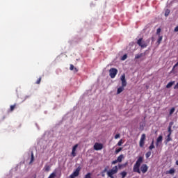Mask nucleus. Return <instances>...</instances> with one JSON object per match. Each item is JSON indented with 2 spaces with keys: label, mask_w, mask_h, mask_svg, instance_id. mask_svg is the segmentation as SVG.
Masks as SVG:
<instances>
[{
  "label": "nucleus",
  "mask_w": 178,
  "mask_h": 178,
  "mask_svg": "<svg viewBox=\"0 0 178 178\" xmlns=\"http://www.w3.org/2000/svg\"><path fill=\"white\" fill-rule=\"evenodd\" d=\"M172 134H168L166 138H165V140L164 141L165 145H168V143H170V141H172V137H171Z\"/></svg>",
  "instance_id": "nucleus-10"
},
{
  "label": "nucleus",
  "mask_w": 178,
  "mask_h": 178,
  "mask_svg": "<svg viewBox=\"0 0 178 178\" xmlns=\"http://www.w3.org/2000/svg\"><path fill=\"white\" fill-rule=\"evenodd\" d=\"M151 156V152H147L145 154L146 158H149Z\"/></svg>",
  "instance_id": "nucleus-31"
},
{
  "label": "nucleus",
  "mask_w": 178,
  "mask_h": 178,
  "mask_svg": "<svg viewBox=\"0 0 178 178\" xmlns=\"http://www.w3.org/2000/svg\"><path fill=\"white\" fill-rule=\"evenodd\" d=\"M73 70H74V73H77V72H79V69H77L76 67H74Z\"/></svg>",
  "instance_id": "nucleus-42"
},
{
  "label": "nucleus",
  "mask_w": 178,
  "mask_h": 178,
  "mask_svg": "<svg viewBox=\"0 0 178 178\" xmlns=\"http://www.w3.org/2000/svg\"><path fill=\"white\" fill-rule=\"evenodd\" d=\"M175 172H176V170H175V168H171L170 170L166 171V175H174Z\"/></svg>",
  "instance_id": "nucleus-12"
},
{
  "label": "nucleus",
  "mask_w": 178,
  "mask_h": 178,
  "mask_svg": "<svg viewBox=\"0 0 178 178\" xmlns=\"http://www.w3.org/2000/svg\"><path fill=\"white\" fill-rule=\"evenodd\" d=\"M140 171L143 174L147 173L148 172V165L147 164H143L140 167Z\"/></svg>",
  "instance_id": "nucleus-8"
},
{
  "label": "nucleus",
  "mask_w": 178,
  "mask_h": 178,
  "mask_svg": "<svg viewBox=\"0 0 178 178\" xmlns=\"http://www.w3.org/2000/svg\"><path fill=\"white\" fill-rule=\"evenodd\" d=\"M172 128L170 127H168V134H172Z\"/></svg>",
  "instance_id": "nucleus-36"
},
{
  "label": "nucleus",
  "mask_w": 178,
  "mask_h": 178,
  "mask_svg": "<svg viewBox=\"0 0 178 178\" xmlns=\"http://www.w3.org/2000/svg\"><path fill=\"white\" fill-rule=\"evenodd\" d=\"M33 162H34V153L33 152H31V161H30L29 163H33Z\"/></svg>",
  "instance_id": "nucleus-17"
},
{
  "label": "nucleus",
  "mask_w": 178,
  "mask_h": 178,
  "mask_svg": "<svg viewBox=\"0 0 178 178\" xmlns=\"http://www.w3.org/2000/svg\"><path fill=\"white\" fill-rule=\"evenodd\" d=\"M152 41H154V37L152 38Z\"/></svg>",
  "instance_id": "nucleus-47"
},
{
  "label": "nucleus",
  "mask_w": 178,
  "mask_h": 178,
  "mask_svg": "<svg viewBox=\"0 0 178 178\" xmlns=\"http://www.w3.org/2000/svg\"><path fill=\"white\" fill-rule=\"evenodd\" d=\"M106 171H107V170H106V168H105V169L103 170V173H105Z\"/></svg>",
  "instance_id": "nucleus-44"
},
{
  "label": "nucleus",
  "mask_w": 178,
  "mask_h": 178,
  "mask_svg": "<svg viewBox=\"0 0 178 178\" xmlns=\"http://www.w3.org/2000/svg\"><path fill=\"white\" fill-rule=\"evenodd\" d=\"M144 158L143 156L138 157L136 163L134 165L133 172L134 173H138V175H141V170H140V166H141V163L143 162Z\"/></svg>",
  "instance_id": "nucleus-1"
},
{
  "label": "nucleus",
  "mask_w": 178,
  "mask_h": 178,
  "mask_svg": "<svg viewBox=\"0 0 178 178\" xmlns=\"http://www.w3.org/2000/svg\"><path fill=\"white\" fill-rule=\"evenodd\" d=\"M123 91H124V87L120 86L117 90V94H120L121 92H123Z\"/></svg>",
  "instance_id": "nucleus-13"
},
{
  "label": "nucleus",
  "mask_w": 178,
  "mask_h": 178,
  "mask_svg": "<svg viewBox=\"0 0 178 178\" xmlns=\"http://www.w3.org/2000/svg\"><path fill=\"white\" fill-rule=\"evenodd\" d=\"M163 37V36H159L158 40H157V44L158 45H159V44H161V42H162Z\"/></svg>",
  "instance_id": "nucleus-21"
},
{
  "label": "nucleus",
  "mask_w": 178,
  "mask_h": 178,
  "mask_svg": "<svg viewBox=\"0 0 178 178\" xmlns=\"http://www.w3.org/2000/svg\"><path fill=\"white\" fill-rule=\"evenodd\" d=\"M163 140V136H162V135H160L156 139V146L158 147V145H159V143H161Z\"/></svg>",
  "instance_id": "nucleus-11"
},
{
  "label": "nucleus",
  "mask_w": 178,
  "mask_h": 178,
  "mask_svg": "<svg viewBox=\"0 0 178 178\" xmlns=\"http://www.w3.org/2000/svg\"><path fill=\"white\" fill-rule=\"evenodd\" d=\"M91 176H92L91 172H88V173L84 176L83 178H92V177H91Z\"/></svg>",
  "instance_id": "nucleus-23"
},
{
  "label": "nucleus",
  "mask_w": 178,
  "mask_h": 178,
  "mask_svg": "<svg viewBox=\"0 0 178 178\" xmlns=\"http://www.w3.org/2000/svg\"><path fill=\"white\" fill-rule=\"evenodd\" d=\"M148 41V42H149V40H147Z\"/></svg>",
  "instance_id": "nucleus-48"
},
{
  "label": "nucleus",
  "mask_w": 178,
  "mask_h": 178,
  "mask_svg": "<svg viewBox=\"0 0 178 178\" xmlns=\"http://www.w3.org/2000/svg\"><path fill=\"white\" fill-rule=\"evenodd\" d=\"M169 13H170V10H166L165 13V16H169Z\"/></svg>",
  "instance_id": "nucleus-32"
},
{
  "label": "nucleus",
  "mask_w": 178,
  "mask_h": 178,
  "mask_svg": "<svg viewBox=\"0 0 178 178\" xmlns=\"http://www.w3.org/2000/svg\"><path fill=\"white\" fill-rule=\"evenodd\" d=\"M172 126H173V122H170L168 127L172 128Z\"/></svg>",
  "instance_id": "nucleus-43"
},
{
  "label": "nucleus",
  "mask_w": 178,
  "mask_h": 178,
  "mask_svg": "<svg viewBox=\"0 0 178 178\" xmlns=\"http://www.w3.org/2000/svg\"><path fill=\"white\" fill-rule=\"evenodd\" d=\"M173 84H175V81L169 82L167 85H166V88H170V87H172V86H173Z\"/></svg>",
  "instance_id": "nucleus-18"
},
{
  "label": "nucleus",
  "mask_w": 178,
  "mask_h": 178,
  "mask_svg": "<svg viewBox=\"0 0 178 178\" xmlns=\"http://www.w3.org/2000/svg\"><path fill=\"white\" fill-rule=\"evenodd\" d=\"M175 111H176V108H175V107H172L170 111V115H173V113H175Z\"/></svg>",
  "instance_id": "nucleus-26"
},
{
  "label": "nucleus",
  "mask_w": 178,
  "mask_h": 178,
  "mask_svg": "<svg viewBox=\"0 0 178 178\" xmlns=\"http://www.w3.org/2000/svg\"><path fill=\"white\" fill-rule=\"evenodd\" d=\"M123 159H124V156L123 154H120V155L117 158L118 162H122V161H123Z\"/></svg>",
  "instance_id": "nucleus-14"
},
{
  "label": "nucleus",
  "mask_w": 178,
  "mask_h": 178,
  "mask_svg": "<svg viewBox=\"0 0 178 178\" xmlns=\"http://www.w3.org/2000/svg\"><path fill=\"white\" fill-rule=\"evenodd\" d=\"M120 80H121V81H126V75L124 74H123L121 76Z\"/></svg>",
  "instance_id": "nucleus-24"
},
{
  "label": "nucleus",
  "mask_w": 178,
  "mask_h": 178,
  "mask_svg": "<svg viewBox=\"0 0 178 178\" xmlns=\"http://www.w3.org/2000/svg\"><path fill=\"white\" fill-rule=\"evenodd\" d=\"M102 177H105V174H102Z\"/></svg>",
  "instance_id": "nucleus-46"
},
{
  "label": "nucleus",
  "mask_w": 178,
  "mask_h": 178,
  "mask_svg": "<svg viewBox=\"0 0 178 178\" xmlns=\"http://www.w3.org/2000/svg\"><path fill=\"white\" fill-rule=\"evenodd\" d=\"M126 59H127V54H124V55L122 57V60H126Z\"/></svg>",
  "instance_id": "nucleus-33"
},
{
  "label": "nucleus",
  "mask_w": 178,
  "mask_h": 178,
  "mask_svg": "<svg viewBox=\"0 0 178 178\" xmlns=\"http://www.w3.org/2000/svg\"><path fill=\"white\" fill-rule=\"evenodd\" d=\"M116 74H118V69L111 68L109 70V76L111 79H115V77H116Z\"/></svg>",
  "instance_id": "nucleus-5"
},
{
  "label": "nucleus",
  "mask_w": 178,
  "mask_h": 178,
  "mask_svg": "<svg viewBox=\"0 0 178 178\" xmlns=\"http://www.w3.org/2000/svg\"><path fill=\"white\" fill-rule=\"evenodd\" d=\"M137 44L139 47H140L143 49L147 48V47H148V44H147V42L143 40V38L138 39L137 41Z\"/></svg>",
  "instance_id": "nucleus-4"
},
{
  "label": "nucleus",
  "mask_w": 178,
  "mask_h": 178,
  "mask_svg": "<svg viewBox=\"0 0 178 178\" xmlns=\"http://www.w3.org/2000/svg\"><path fill=\"white\" fill-rule=\"evenodd\" d=\"M128 163H129L128 162H126L124 164H119L118 165L119 169H122V168H126L127 166Z\"/></svg>",
  "instance_id": "nucleus-15"
},
{
  "label": "nucleus",
  "mask_w": 178,
  "mask_h": 178,
  "mask_svg": "<svg viewBox=\"0 0 178 178\" xmlns=\"http://www.w3.org/2000/svg\"><path fill=\"white\" fill-rule=\"evenodd\" d=\"M121 176H122V178L126 177V176H127V172H126L124 171L122 172H121Z\"/></svg>",
  "instance_id": "nucleus-27"
},
{
  "label": "nucleus",
  "mask_w": 178,
  "mask_h": 178,
  "mask_svg": "<svg viewBox=\"0 0 178 178\" xmlns=\"http://www.w3.org/2000/svg\"><path fill=\"white\" fill-rule=\"evenodd\" d=\"M80 170H81V168L80 167H78L75 171L70 176V178H74L77 177L79 175H80Z\"/></svg>",
  "instance_id": "nucleus-6"
},
{
  "label": "nucleus",
  "mask_w": 178,
  "mask_h": 178,
  "mask_svg": "<svg viewBox=\"0 0 178 178\" xmlns=\"http://www.w3.org/2000/svg\"><path fill=\"white\" fill-rule=\"evenodd\" d=\"M41 80H42V78L40 77V78L37 80L36 84H40V83H41Z\"/></svg>",
  "instance_id": "nucleus-35"
},
{
  "label": "nucleus",
  "mask_w": 178,
  "mask_h": 178,
  "mask_svg": "<svg viewBox=\"0 0 178 178\" xmlns=\"http://www.w3.org/2000/svg\"><path fill=\"white\" fill-rule=\"evenodd\" d=\"M122 144H123V140L122 139L120 140V141L118 143V147H120L122 145Z\"/></svg>",
  "instance_id": "nucleus-30"
},
{
  "label": "nucleus",
  "mask_w": 178,
  "mask_h": 178,
  "mask_svg": "<svg viewBox=\"0 0 178 178\" xmlns=\"http://www.w3.org/2000/svg\"><path fill=\"white\" fill-rule=\"evenodd\" d=\"M120 138V134H118L115 136V140H118V138Z\"/></svg>",
  "instance_id": "nucleus-37"
},
{
  "label": "nucleus",
  "mask_w": 178,
  "mask_h": 178,
  "mask_svg": "<svg viewBox=\"0 0 178 178\" xmlns=\"http://www.w3.org/2000/svg\"><path fill=\"white\" fill-rule=\"evenodd\" d=\"M143 56H144V54L143 53H141V54H136L135 56V59H140V58H143Z\"/></svg>",
  "instance_id": "nucleus-16"
},
{
  "label": "nucleus",
  "mask_w": 178,
  "mask_h": 178,
  "mask_svg": "<svg viewBox=\"0 0 178 178\" xmlns=\"http://www.w3.org/2000/svg\"><path fill=\"white\" fill-rule=\"evenodd\" d=\"M44 170L45 172H49V170H51V167H49V165H45Z\"/></svg>",
  "instance_id": "nucleus-20"
},
{
  "label": "nucleus",
  "mask_w": 178,
  "mask_h": 178,
  "mask_svg": "<svg viewBox=\"0 0 178 178\" xmlns=\"http://www.w3.org/2000/svg\"><path fill=\"white\" fill-rule=\"evenodd\" d=\"M56 177V172L51 173L48 178H55Z\"/></svg>",
  "instance_id": "nucleus-22"
},
{
  "label": "nucleus",
  "mask_w": 178,
  "mask_h": 178,
  "mask_svg": "<svg viewBox=\"0 0 178 178\" xmlns=\"http://www.w3.org/2000/svg\"><path fill=\"white\" fill-rule=\"evenodd\" d=\"M174 90H178V82L177 84L174 86Z\"/></svg>",
  "instance_id": "nucleus-39"
},
{
  "label": "nucleus",
  "mask_w": 178,
  "mask_h": 178,
  "mask_svg": "<svg viewBox=\"0 0 178 178\" xmlns=\"http://www.w3.org/2000/svg\"><path fill=\"white\" fill-rule=\"evenodd\" d=\"M15 108H16V104L10 106V112H13V111H15Z\"/></svg>",
  "instance_id": "nucleus-19"
},
{
  "label": "nucleus",
  "mask_w": 178,
  "mask_h": 178,
  "mask_svg": "<svg viewBox=\"0 0 178 178\" xmlns=\"http://www.w3.org/2000/svg\"><path fill=\"white\" fill-rule=\"evenodd\" d=\"M79 147L78 144H76L75 145L73 146L72 147V156H76V150L77 149V147Z\"/></svg>",
  "instance_id": "nucleus-9"
},
{
  "label": "nucleus",
  "mask_w": 178,
  "mask_h": 178,
  "mask_svg": "<svg viewBox=\"0 0 178 178\" xmlns=\"http://www.w3.org/2000/svg\"><path fill=\"white\" fill-rule=\"evenodd\" d=\"M155 148V146L154 145V140H152L150 146L149 147V149H154Z\"/></svg>",
  "instance_id": "nucleus-25"
},
{
  "label": "nucleus",
  "mask_w": 178,
  "mask_h": 178,
  "mask_svg": "<svg viewBox=\"0 0 178 178\" xmlns=\"http://www.w3.org/2000/svg\"><path fill=\"white\" fill-rule=\"evenodd\" d=\"M118 161L117 160H115L113 161H112V165H116V163H118Z\"/></svg>",
  "instance_id": "nucleus-40"
},
{
  "label": "nucleus",
  "mask_w": 178,
  "mask_h": 178,
  "mask_svg": "<svg viewBox=\"0 0 178 178\" xmlns=\"http://www.w3.org/2000/svg\"><path fill=\"white\" fill-rule=\"evenodd\" d=\"M176 163V165H178V160L176 161V163Z\"/></svg>",
  "instance_id": "nucleus-45"
},
{
  "label": "nucleus",
  "mask_w": 178,
  "mask_h": 178,
  "mask_svg": "<svg viewBox=\"0 0 178 178\" xmlns=\"http://www.w3.org/2000/svg\"><path fill=\"white\" fill-rule=\"evenodd\" d=\"M122 149H123V148L122 147H120V148H118V149H115V154H119V152H120V151H122Z\"/></svg>",
  "instance_id": "nucleus-29"
},
{
  "label": "nucleus",
  "mask_w": 178,
  "mask_h": 178,
  "mask_svg": "<svg viewBox=\"0 0 178 178\" xmlns=\"http://www.w3.org/2000/svg\"><path fill=\"white\" fill-rule=\"evenodd\" d=\"M70 70H74V65H73V64L70 65Z\"/></svg>",
  "instance_id": "nucleus-34"
},
{
  "label": "nucleus",
  "mask_w": 178,
  "mask_h": 178,
  "mask_svg": "<svg viewBox=\"0 0 178 178\" xmlns=\"http://www.w3.org/2000/svg\"><path fill=\"white\" fill-rule=\"evenodd\" d=\"M147 138V136L145 135V134H143L141 135L140 141H139V147H140V148H143L145 144V140Z\"/></svg>",
  "instance_id": "nucleus-3"
},
{
  "label": "nucleus",
  "mask_w": 178,
  "mask_h": 178,
  "mask_svg": "<svg viewBox=\"0 0 178 178\" xmlns=\"http://www.w3.org/2000/svg\"><path fill=\"white\" fill-rule=\"evenodd\" d=\"M127 86V82L125 81H122V87H126Z\"/></svg>",
  "instance_id": "nucleus-28"
},
{
  "label": "nucleus",
  "mask_w": 178,
  "mask_h": 178,
  "mask_svg": "<svg viewBox=\"0 0 178 178\" xmlns=\"http://www.w3.org/2000/svg\"><path fill=\"white\" fill-rule=\"evenodd\" d=\"M93 148L95 151H101V149L104 148V145H102V143H95Z\"/></svg>",
  "instance_id": "nucleus-7"
},
{
  "label": "nucleus",
  "mask_w": 178,
  "mask_h": 178,
  "mask_svg": "<svg viewBox=\"0 0 178 178\" xmlns=\"http://www.w3.org/2000/svg\"><path fill=\"white\" fill-rule=\"evenodd\" d=\"M156 34H157V35L161 34V28H159V29H157V31H156Z\"/></svg>",
  "instance_id": "nucleus-38"
},
{
  "label": "nucleus",
  "mask_w": 178,
  "mask_h": 178,
  "mask_svg": "<svg viewBox=\"0 0 178 178\" xmlns=\"http://www.w3.org/2000/svg\"><path fill=\"white\" fill-rule=\"evenodd\" d=\"M174 31H175V33H177V31H178V26L175 28Z\"/></svg>",
  "instance_id": "nucleus-41"
},
{
  "label": "nucleus",
  "mask_w": 178,
  "mask_h": 178,
  "mask_svg": "<svg viewBox=\"0 0 178 178\" xmlns=\"http://www.w3.org/2000/svg\"><path fill=\"white\" fill-rule=\"evenodd\" d=\"M118 167L117 165L113 167V168L110 170H108L107 172V176L108 177H111V178H115V177H113V175H116V173H118Z\"/></svg>",
  "instance_id": "nucleus-2"
}]
</instances>
